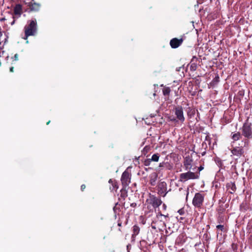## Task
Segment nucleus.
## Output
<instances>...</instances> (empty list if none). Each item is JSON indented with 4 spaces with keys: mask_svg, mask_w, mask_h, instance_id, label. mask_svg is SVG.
I'll return each mask as SVG.
<instances>
[{
    "mask_svg": "<svg viewBox=\"0 0 252 252\" xmlns=\"http://www.w3.org/2000/svg\"><path fill=\"white\" fill-rule=\"evenodd\" d=\"M139 231H140L139 227L137 225H134L133 227V233L132 235L133 236L137 235L139 233Z\"/></svg>",
    "mask_w": 252,
    "mask_h": 252,
    "instance_id": "nucleus-14",
    "label": "nucleus"
},
{
    "mask_svg": "<svg viewBox=\"0 0 252 252\" xmlns=\"http://www.w3.org/2000/svg\"><path fill=\"white\" fill-rule=\"evenodd\" d=\"M197 178L198 175L191 172L182 173L180 175V180L181 181H186L189 179H194Z\"/></svg>",
    "mask_w": 252,
    "mask_h": 252,
    "instance_id": "nucleus-3",
    "label": "nucleus"
},
{
    "mask_svg": "<svg viewBox=\"0 0 252 252\" xmlns=\"http://www.w3.org/2000/svg\"><path fill=\"white\" fill-rule=\"evenodd\" d=\"M169 92H170V90L169 89H164L163 91V93L164 94V95H167V94H169Z\"/></svg>",
    "mask_w": 252,
    "mask_h": 252,
    "instance_id": "nucleus-18",
    "label": "nucleus"
},
{
    "mask_svg": "<svg viewBox=\"0 0 252 252\" xmlns=\"http://www.w3.org/2000/svg\"><path fill=\"white\" fill-rule=\"evenodd\" d=\"M161 204V201L159 199H156L154 202V206L155 207H158Z\"/></svg>",
    "mask_w": 252,
    "mask_h": 252,
    "instance_id": "nucleus-17",
    "label": "nucleus"
},
{
    "mask_svg": "<svg viewBox=\"0 0 252 252\" xmlns=\"http://www.w3.org/2000/svg\"><path fill=\"white\" fill-rule=\"evenodd\" d=\"M14 59L15 61H18V55L17 54H16L14 56Z\"/></svg>",
    "mask_w": 252,
    "mask_h": 252,
    "instance_id": "nucleus-20",
    "label": "nucleus"
},
{
    "mask_svg": "<svg viewBox=\"0 0 252 252\" xmlns=\"http://www.w3.org/2000/svg\"><path fill=\"white\" fill-rule=\"evenodd\" d=\"M183 39L182 38L179 39L176 38H173L170 42V44L172 48H176L178 47L182 43Z\"/></svg>",
    "mask_w": 252,
    "mask_h": 252,
    "instance_id": "nucleus-9",
    "label": "nucleus"
},
{
    "mask_svg": "<svg viewBox=\"0 0 252 252\" xmlns=\"http://www.w3.org/2000/svg\"><path fill=\"white\" fill-rule=\"evenodd\" d=\"M204 195L200 192L195 193L193 200L192 204L195 207H200L204 201Z\"/></svg>",
    "mask_w": 252,
    "mask_h": 252,
    "instance_id": "nucleus-2",
    "label": "nucleus"
},
{
    "mask_svg": "<svg viewBox=\"0 0 252 252\" xmlns=\"http://www.w3.org/2000/svg\"><path fill=\"white\" fill-rule=\"evenodd\" d=\"M217 228L220 229V230H222V229L223 228V226L222 225H218L217 226Z\"/></svg>",
    "mask_w": 252,
    "mask_h": 252,
    "instance_id": "nucleus-19",
    "label": "nucleus"
},
{
    "mask_svg": "<svg viewBox=\"0 0 252 252\" xmlns=\"http://www.w3.org/2000/svg\"><path fill=\"white\" fill-rule=\"evenodd\" d=\"M158 192L160 194L165 195L166 193L167 185L164 182L160 183L158 185Z\"/></svg>",
    "mask_w": 252,
    "mask_h": 252,
    "instance_id": "nucleus-8",
    "label": "nucleus"
},
{
    "mask_svg": "<svg viewBox=\"0 0 252 252\" xmlns=\"http://www.w3.org/2000/svg\"><path fill=\"white\" fill-rule=\"evenodd\" d=\"M175 114L176 115L177 118L182 122H183L185 120V118L183 115V110L182 107H178L175 109Z\"/></svg>",
    "mask_w": 252,
    "mask_h": 252,
    "instance_id": "nucleus-6",
    "label": "nucleus"
},
{
    "mask_svg": "<svg viewBox=\"0 0 252 252\" xmlns=\"http://www.w3.org/2000/svg\"><path fill=\"white\" fill-rule=\"evenodd\" d=\"M159 156L158 154H154L152 156L151 160L153 161L157 162L158 161Z\"/></svg>",
    "mask_w": 252,
    "mask_h": 252,
    "instance_id": "nucleus-16",
    "label": "nucleus"
},
{
    "mask_svg": "<svg viewBox=\"0 0 252 252\" xmlns=\"http://www.w3.org/2000/svg\"><path fill=\"white\" fill-rule=\"evenodd\" d=\"M26 43H29V41H28V40H27Z\"/></svg>",
    "mask_w": 252,
    "mask_h": 252,
    "instance_id": "nucleus-26",
    "label": "nucleus"
},
{
    "mask_svg": "<svg viewBox=\"0 0 252 252\" xmlns=\"http://www.w3.org/2000/svg\"><path fill=\"white\" fill-rule=\"evenodd\" d=\"M37 30L36 20L28 21L27 25L24 27L25 37L23 38L27 40L29 36L34 35L37 32Z\"/></svg>",
    "mask_w": 252,
    "mask_h": 252,
    "instance_id": "nucleus-1",
    "label": "nucleus"
},
{
    "mask_svg": "<svg viewBox=\"0 0 252 252\" xmlns=\"http://www.w3.org/2000/svg\"><path fill=\"white\" fill-rule=\"evenodd\" d=\"M243 134L246 137L250 138L252 136V130L250 125L245 123L243 126Z\"/></svg>",
    "mask_w": 252,
    "mask_h": 252,
    "instance_id": "nucleus-5",
    "label": "nucleus"
},
{
    "mask_svg": "<svg viewBox=\"0 0 252 252\" xmlns=\"http://www.w3.org/2000/svg\"><path fill=\"white\" fill-rule=\"evenodd\" d=\"M241 136V135L239 132L231 133V138L234 141L238 140L240 138Z\"/></svg>",
    "mask_w": 252,
    "mask_h": 252,
    "instance_id": "nucleus-13",
    "label": "nucleus"
},
{
    "mask_svg": "<svg viewBox=\"0 0 252 252\" xmlns=\"http://www.w3.org/2000/svg\"><path fill=\"white\" fill-rule=\"evenodd\" d=\"M109 183H112L113 186V189H117L118 188V186L117 185V183L115 182V180H113L112 179H110L109 181Z\"/></svg>",
    "mask_w": 252,
    "mask_h": 252,
    "instance_id": "nucleus-15",
    "label": "nucleus"
},
{
    "mask_svg": "<svg viewBox=\"0 0 252 252\" xmlns=\"http://www.w3.org/2000/svg\"><path fill=\"white\" fill-rule=\"evenodd\" d=\"M231 152L233 155L238 157H241L244 153L243 148L242 146L234 147Z\"/></svg>",
    "mask_w": 252,
    "mask_h": 252,
    "instance_id": "nucleus-7",
    "label": "nucleus"
},
{
    "mask_svg": "<svg viewBox=\"0 0 252 252\" xmlns=\"http://www.w3.org/2000/svg\"><path fill=\"white\" fill-rule=\"evenodd\" d=\"M163 208H164V209H165V208H166V206H165L164 204H163Z\"/></svg>",
    "mask_w": 252,
    "mask_h": 252,
    "instance_id": "nucleus-24",
    "label": "nucleus"
},
{
    "mask_svg": "<svg viewBox=\"0 0 252 252\" xmlns=\"http://www.w3.org/2000/svg\"><path fill=\"white\" fill-rule=\"evenodd\" d=\"M50 121H48L47 123V125H48L49 123H50Z\"/></svg>",
    "mask_w": 252,
    "mask_h": 252,
    "instance_id": "nucleus-25",
    "label": "nucleus"
},
{
    "mask_svg": "<svg viewBox=\"0 0 252 252\" xmlns=\"http://www.w3.org/2000/svg\"><path fill=\"white\" fill-rule=\"evenodd\" d=\"M14 22H15V21L14 20V21L11 23V25H13L14 24Z\"/></svg>",
    "mask_w": 252,
    "mask_h": 252,
    "instance_id": "nucleus-23",
    "label": "nucleus"
},
{
    "mask_svg": "<svg viewBox=\"0 0 252 252\" xmlns=\"http://www.w3.org/2000/svg\"><path fill=\"white\" fill-rule=\"evenodd\" d=\"M40 5L39 3L34 2L30 5V9L32 11H37L39 10Z\"/></svg>",
    "mask_w": 252,
    "mask_h": 252,
    "instance_id": "nucleus-11",
    "label": "nucleus"
},
{
    "mask_svg": "<svg viewBox=\"0 0 252 252\" xmlns=\"http://www.w3.org/2000/svg\"><path fill=\"white\" fill-rule=\"evenodd\" d=\"M22 7L20 4L16 5L14 8V14L20 16L21 14Z\"/></svg>",
    "mask_w": 252,
    "mask_h": 252,
    "instance_id": "nucleus-12",
    "label": "nucleus"
},
{
    "mask_svg": "<svg viewBox=\"0 0 252 252\" xmlns=\"http://www.w3.org/2000/svg\"><path fill=\"white\" fill-rule=\"evenodd\" d=\"M86 187H85V185H82L81 187V190L83 191L84 190V189H85Z\"/></svg>",
    "mask_w": 252,
    "mask_h": 252,
    "instance_id": "nucleus-21",
    "label": "nucleus"
},
{
    "mask_svg": "<svg viewBox=\"0 0 252 252\" xmlns=\"http://www.w3.org/2000/svg\"><path fill=\"white\" fill-rule=\"evenodd\" d=\"M13 69H14L13 67H11L10 68V71L11 72H13Z\"/></svg>",
    "mask_w": 252,
    "mask_h": 252,
    "instance_id": "nucleus-22",
    "label": "nucleus"
},
{
    "mask_svg": "<svg viewBox=\"0 0 252 252\" xmlns=\"http://www.w3.org/2000/svg\"><path fill=\"white\" fill-rule=\"evenodd\" d=\"M121 181L124 186H127L130 182V175L129 173L126 170L122 174Z\"/></svg>",
    "mask_w": 252,
    "mask_h": 252,
    "instance_id": "nucleus-4",
    "label": "nucleus"
},
{
    "mask_svg": "<svg viewBox=\"0 0 252 252\" xmlns=\"http://www.w3.org/2000/svg\"><path fill=\"white\" fill-rule=\"evenodd\" d=\"M150 183L152 186L156 185L157 179V175L156 173H152L150 176Z\"/></svg>",
    "mask_w": 252,
    "mask_h": 252,
    "instance_id": "nucleus-10",
    "label": "nucleus"
}]
</instances>
